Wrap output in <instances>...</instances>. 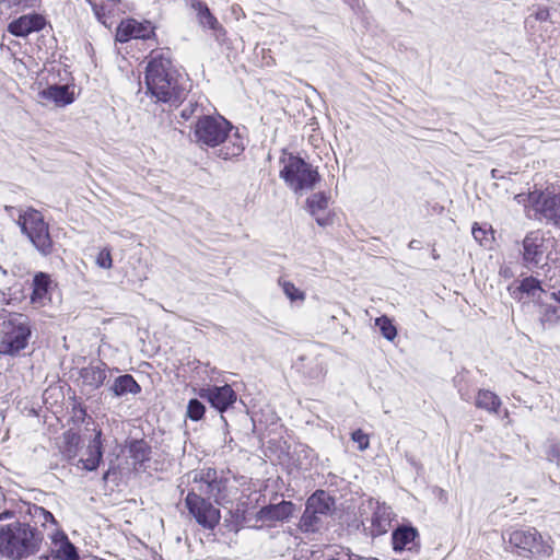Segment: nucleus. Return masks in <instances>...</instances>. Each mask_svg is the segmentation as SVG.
Instances as JSON below:
<instances>
[{"mask_svg": "<svg viewBox=\"0 0 560 560\" xmlns=\"http://www.w3.org/2000/svg\"><path fill=\"white\" fill-rule=\"evenodd\" d=\"M198 396L208 400L213 408L221 412L225 411L236 400V394L230 385L201 388Z\"/></svg>", "mask_w": 560, "mask_h": 560, "instance_id": "f8f14e48", "label": "nucleus"}, {"mask_svg": "<svg viewBox=\"0 0 560 560\" xmlns=\"http://www.w3.org/2000/svg\"><path fill=\"white\" fill-rule=\"evenodd\" d=\"M50 557H51V553L50 555H46V556H42L40 560H49Z\"/></svg>", "mask_w": 560, "mask_h": 560, "instance_id": "a18cd8bd", "label": "nucleus"}, {"mask_svg": "<svg viewBox=\"0 0 560 560\" xmlns=\"http://www.w3.org/2000/svg\"><path fill=\"white\" fill-rule=\"evenodd\" d=\"M50 285V279L45 273H37L33 280V293L31 296V301L34 305L44 306L46 301L49 300L48 288Z\"/></svg>", "mask_w": 560, "mask_h": 560, "instance_id": "4be33fe9", "label": "nucleus"}, {"mask_svg": "<svg viewBox=\"0 0 560 560\" xmlns=\"http://www.w3.org/2000/svg\"><path fill=\"white\" fill-rule=\"evenodd\" d=\"M539 212L546 220L560 226V194L544 195Z\"/></svg>", "mask_w": 560, "mask_h": 560, "instance_id": "412c9836", "label": "nucleus"}, {"mask_svg": "<svg viewBox=\"0 0 560 560\" xmlns=\"http://www.w3.org/2000/svg\"><path fill=\"white\" fill-rule=\"evenodd\" d=\"M12 516H13V513L11 511H5L3 513H0V520L11 518Z\"/></svg>", "mask_w": 560, "mask_h": 560, "instance_id": "c03bdc74", "label": "nucleus"}, {"mask_svg": "<svg viewBox=\"0 0 560 560\" xmlns=\"http://www.w3.org/2000/svg\"><path fill=\"white\" fill-rule=\"evenodd\" d=\"M472 236L480 244V245H486L489 241L488 238V232L487 230L478 226L477 224H475L472 226Z\"/></svg>", "mask_w": 560, "mask_h": 560, "instance_id": "a19ab883", "label": "nucleus"}, {"mask_svg": "<svg viewBox=\"0 0 560 560\" xmlns=\"http://www.w3.org/2000/svg\"><path fill=\"white\" fill-rule=\"evenodd\" d=\"M81 377L85 384L97 388L106 380V371L102 366H89L81 371Z\"/></svg>", "mask_w": 560, "mask_h": 560, "instance_id": "a878e982", "label": "nucleus"}, {"mask_svg": "<svg viewBox=\"0 0 560 560\" xmlns=\"http://www.w3.org/2000/svg\"><path fill=\"white\" fill-rule=\"evenodd\" d=\"M294 511L292 502L282 501L278 504L264 506L258 512V518L262 521H284L289 518Z\"/></svg>", "mask_w": 560, "mask_h": 560, "instance_id": "a211bd4d", "label": "nucleus"}, {"mask_svg": "<svg viewBox=\"0 0 560 560\" xmlns=\"http://www.w3.org/2000/svg\"><path fill=\"white\" fill-rule=\"evenodd\" d=\"M102 432L97 431L95 438L89 445L88 457L80 459L82 468L85 470H95L102 458V444H101Z\"/></svg>", "mask_w": 560, "mask_h": 560, "instance_id": "5701e85b", "label": "nucleus"}, {"mask_svg": "<svg viewBox=\"0 0 560 560\" xmlns=\"http://www.w3.org/2000/svg\"><path fill=\"white\" fill-rule=\"evenodd\" d=\"M38 95L42 100L52 102L57 106H66L74 101V94L68 85H50Z\"/></svg>", "mask_w": 560, "mask_h": 560, "instance_id": "f3484780", "label": "nucleus"}, {"mask_svg": "<svg viewBox=\"0 0 560 560\" xmlns=\"http://www.w3.org/2000/svg\"><path fill=\"white\" fill-rule=\"evenodd\" d=\"M188 478H191L192 482L196 483V487H194L195 492L199 491L202 494L214 498L219 504H223L225 502V497L223 494L225 482L218 479L215 469L207 468L199 471H192L188 475Z\"/></svg>", "mask_w": 560, "mask_h": 560, "instance_id": "1a4fd4ad", "label": "nucleus"}, {"mask_svg": "<svg viewBox=\"0 0 560 560\" xmlns=\"http://www.w3.org/2000/svg\"><path fill=\"white\" fill-rule=\"evenodd\" d=\"M154 35V26L151 22H139L135 19H127L120 22L116 31V40L126 43L132 38L147 39Z\"/></svg>", "mask_w": 560, "mask_h": 560, "instance_id": "9b49d317", "label": "nucleus"}, {"mask_svg": "<svg viewBox=\"0 0 560 560\" xmlns=\"http://www.w3.org/2000/svg\"><path fill=\"white\" fill-rule=\"evenodd\" d=\"M439 257V255L435 253V250L433 252V258L436 259Z\"/></svg>", "mask_w": 560, "mask_h": 560, "instance_id": "de8ad7c7", "label": "nucleus"}, {"mask_svg": "<svg viewBox=\"0 0 560 560\" xmlns=\"http://www.w3.org/2000/svg\"><path fill=\"white\" fill-rule=\"evenodd\" d=\"M199 110V107L197 104H188L187 106H185L183 109H182V113H180V116L184 118V119H189L191 118Z\"/></svg>", "mask_w": 560, "mask_h": 560, "instance_id": "79ce46f5", "label": "nucleus"}, {"mask_svg": "<svg viewBox=\"0 0 560 560\" xmlns=\"http://www.w3.org/2000/svg\"><path fill=\"white\" fill-rule=\"evenodd\" d=\"M280 163V177L298 195L312 190L319 179L318 172L301 158L289 154Z\"/></svg>", "mask_w": 560, "mask_h": 560, "instance_id": "20e7f679", "label": "nucleus"}, {"mask_svg": "<svg viewBox=\"0 0 560 560\" xmlns=\"http://www.w3.org/2000/svg\"><path fill=\"white\" fill-rule=\"evenodd\" d=\"M16 223L21 232L42 255L48 256L52 253L54 242L49 233V226L38 210L33 208L21 210Z\"/></svg>", "mask_w": 560, "mask_h": 560, "instance_id": "423d86ee", "label": "nucleus"}, {"mask_svg": "<svg viewBox=\"0 0 560 560\" xmlns=\"http://www.w3.org/2000/svg\"><path fill=\"white\" fill-rule=\"evenodd\" d=\"M476 405L479 408H483L488 411L497 412L501 406L500 398L490 390H479Z\"/></svg>", "mask_w": 560, "mask_h": 560, "instance_id": "c85d7f7f", "label": "nucleus"}, {"mask_svg": "<svg viewBox=\"0 0 560 560\" xmlns=\"http://www.w3.org/2000/svg\"><path fill=\"white\" fill-rule=\"evenodd\" d=\"M307 207L318 225L326 226L332 223V218L328 210V198L324 194L312 195L307 199Z\"/></svg>", "mask_w": 560, "mask_h": 560, "instance_id": "dca6fc26", "label": "nucleus"}, {"mask_svg": "<svg viewBox=\"0 0 560 560\" xmlns=\"http://www.w3.org/2000/svg\"><path fill=\"white\" fill-rule=\"evenodd\" d=\"M542 198L544 194L538 191H533L529 194H518L514 197L517 203L523 205L525 208L534 206L537 211H539Z\"/></svg>", "mask_w": 560, "mask_h": 560, "instance_id": "2f4dec72", "label": "nucleus"}, {"mask_svg": "<svg viewBox=\"0 0 560 560\" xmlns=\"http://www.w3.org/2000/svg\"><path fill=\"white\" fill-rule=\"evenodd\" d=\"M366 506L372 512V516L370 518L372 535L377 536L385 534L390 527L393 520V511L390 506L386 505L385 503L374 501L373 499L368 501Z\"/></svg>", "mask_w": 560, "mask_h": 560, "instance_id": "ddd939ff", "label": "nucleus"}, {"mask_svg": "<svg viewBox=\"0 0 560 560\" xmlns=\"http://www.w3.org/2000/svg\"><path fill=\"white\" fill-rule=\"evenodd\" d=\"M520 289L522 292H525L532 295L533 298L537 299H540L541 293H544V290L540 288L539 281L533 277L525 278L522 281Z\"/></svg>", "mask_w": 560, "mask_h": 560, "instance_id": "72a5a7b5", "label": "nucleus"}, {"mask_svg": "<svg viewBox=\"0 0 560 560\" xmlns=\"http://www.w3.org/2000/svg\"><path fill=\"white\" fill-rule=\"evenodd\" d=\"M51 558L55 560H80L75 546L69 540L65 532L57 529L50 535Z\"/></svg>", "mask_w": 560, "mask_h": 560, "instance_id": "4468645a", "label": "nucleus"}, {"mask_svg": "<svg viewBox=\"0 0 560 560\" xmlns=\"http://www.w3.org/2000/svg\"><path fill=\"white\" fill-rule=\"evenodd\" d=\"M189 513L197 523L206 529H213L220 522L219 509L195 492V488L187 494L185 500Z\"/></svg>", "mask_w": 560, "mask_h": 560, "instance_id": "6e6552de", "label": "nucleus"}, {"mask_svg": "<svg viewBox=\"0 0 560 560\" xmlns=\"http://www.w3.org/2000/svg\"><path fill=\"white\" fill-rule=\"evenodd\" d=\"M352 440L358 443L359 450L364 451L370 445V440L368 434H365L362 430H357L352 433Z\"/></svg>", "mask_w": 560, "mask_h": 560, "instance_id": "ea45409f", "label": "nucleus"}, {"mask_svg": "<svg viewBox=\"0 0 560 560\" xmlns=\"http://www.w3.org/2000/svg\"><path fill=\"white\" fill-rule=\"evenodd\" d=\"M25 513L27 515H30V517L34 521V522H38L42 524V526H45L47 523H51L54 525H57V521L56 518L54 517V515L45 510L44 508L42 506H38V505H35V504H27L25 503Z\"/></svg>", "mask_w": 560, "mask_h": 560, "instance_id": "cd10ccee", "label": "nucleus"}, {"mask_svg": "<svg viewBox=\"0 0 560 560\" xmlns=\"http://www.w3.org/2000/svg\"><path fill=\"white\" fill-rule=\"evenodd\" d=\"M195 142L200 147L219 148L218 156L229 160L242 154L245 142L238 130L222 116H201L192 129Z\"/></svg>", "mask_w": 560, "mask_h": 560, "instance_id": "f257e3e1", "label": "nucleus"}, {"mask_svg": "<svg viewBox=\"0 0 560 560\" xmlns=\"http://www.w3.org/2000/svg\"><path fill=\"white\" fill-rule=\"evenodd\" d=\"M334 505V500L330 498L328 493L323 490L316 491L312 494L307 502V515L308 514H320L322 516L328 515Z\"/></svg>", "mask_w": 560, "mask_h": 560, "instance_id": "aec40b11", "label": "nucleus"}, {"mask_svg": "<svg viewBox=\"0 0 560 560\" xmlns=\"http://www.w3.org/2000/svg\"><path fill=\"white\" fill-rule=\"evenodd\" d=\"M63 446H61V451L65 457L71 459L77 456L78 447L80 444V435L72 431H67L62 436Z\"/></svg>", "mask_w": 560, "mask_h": 560, "instance_id": "c756f323", "label": "nucleus"}, {"mask_svg": "<svg viewBox=\"0 0 560 560\" xmlns=\"http://www.w3.org/2000/svg\"><path fill=\"white\" fill-rule=\"evenodd\" d=\"M45 20L38 14L22 15L18 20L12 21L8 31L14 36H27L32 32L39 31L44 27Z\"/></svg>", "mask_w": 560, "mask_h": 560, "instance_id": "2eb2a0df", "label": "nucleus"}, {"mask_svg": "<svg viewBox=\"0 0 560 560\" xmlns=\"http://www.w3.org/2000/svg\"><path fill=\"white\" fill-rule=\"evenodd\" d=\"M145 84L152 96L164 103H176L185 93L171 59L162 54L151 57L145 70Z\"/></svg>", "mask_w": 560, "mask_h": 560, "instance_id": "7ed1b4c3", "label": "nucleus"}, {"mask_svg": "<svg viewBox=\"0 0 560 560\" xmlns=\"http://www.w3.org/2000/svg\"><path fill=\"white\" fill-rule=\"evenodd\" d=\"M279 285L282 288L283 293L291 302L305 301V293L301 291L299 288H296L293 282L280 279Z\"/></svg>", "mask_w": 560, "mask_h": 560, "instance_id": "7c9ffc66", "label": "nucleus"}, {"mask_svg": "<svg viewBox=\"0 0 560 560\" xmlns=\"http://www.w3.org/2000/svg\"><path fill=\"white\" fill-rule=\"evenodd\" d=\"M96 265L103 269L112 268L113 259H112L110 250L108 248H103L102 250H100V253L97 254V257H96Z\"/></svg>", "mask_w": 560, "mask_h": 560, "instance_id": "4c0bfd02", "label": "nucleus"}, {"mask_svg": "<svg viewBox=\"0 0 560 560\" xmlns=\"http://www.w3.org/2000/svg\"><path fill=\"white\" fill-rule=\"evenodd\" d=\"M12 209H13L12 207H5L7 211L12 210Z\"/></svg>", "mask_w": 560, "mask_h": 560, "instance_id": "09e8293b", "label": "nucleus"}, {"mask_svg": "<svg viewBox=\"0 0 560 560\" xmlns=\"http://www.w3.org/2000/svg\"><path fill=\"white\" fill-rule=\"evenodd\" d=\"M491 174H492V177L495 178L497 177V170H492Z\"/></svg>", "mask_w": 560, "mask_h": 560, "instance_id": "49530a36", "label": "nucleus"}, {"mask_svg": "<svg viewBox=\"0 0 560 560\" xmlns=\"http://www.w3.org/2000/svg\"><path fill=\"white\" fill-rule=\"evenodd\" d=\"M375 325L380 328L384 338L393 341L397 336V329L387 316H381L375 319Z\"/></svg>", "mask_w": 560, "mask_h": 560, "instance_id": "473e14b6", "label": "nucleus"}, {"mask_svg": "<svg viewBox=\"0 0 560 560\" xmlns=\"http://www.w3.org/2000/svg\"><path fill=\"white\" fill-rule=\"evenodd\" d=\"M36 0H0V4L5 8H19L24 9L34 5Z\"/></svg>", "mask_w": 560, "mask_h": 560, "instance_id": "58836bf2", "label": "nucleus"}, {"mask_svg": "<svg viewBox=\"0 0 560 560\" xmlns=\"http://www.w3.org/2000/svg\"><path fill=\"white\" fill-rule=\"evenodd\" d=\"M93 12L101 23L105 24V12L103 7H98L96 4H92Z\"/></svg>", "mask_w": 560, "mask_h": 560, "instance_id": "37998d69", "label": "nucleus"}, {"mask_svg": "<svg viewBox=\"0 0 560 560\" xmlns=\"http://www.w3.org/2000/svg\"><path fill=\"white\" fill-rule=\"evenodd\" d=\"M418 533L412 527H399L392 535L395 551L412 550L416 546Z\"/></svg>", "mask_w": 560, "mask_h": 560, "instance_id": "6ab92c4d", "label": "nucleus"}, {"mask_svg": "<svg viewBox=\"0 0 560 560\" xmlns=\"http://www.w3.org/2000/svg\"><path fill=\"white\" fill-rule=\"evenodd\" d=\"M205 415V406L197 399H191L188 402L187 407V416L191 420H200Z\"/></svg>", "mask_w": 560, "mask_h": 560, "instance_id": "e433bc0d", "label": "nucleus"}, {"mask_svg": "<svg viewBox=\"0 0 560 560\" xmlns=\"http://www.w3.org/2000/svg\"><path fill=\"white\" fill-rule=\"evenodd\" d=\"M192 9L197 12L199 23L203 26H208L211 30L219 27L218 20L212 15L208 5L201 1H194L191 4Z\"/></svg>", "mask_w": 560, "mask_h": 560, "instance_id": "bb28decb", "label": "nucleus"}, {"mask_svg": "<svg viewBox=\"0 0 560 560\" xmlns=\"http://www.w3.org/2000/svg\"><path fill=\"white\" fill-rule=\"evenodd\" d=\"M547 240L540 231L528 233L523 240V261L529 269L542 267L547 258Z\"/></svg>", "mask_w": 560, "mask_h": 560, "instance_id": "9d476101", "label": "nucleus"}, {"mask_svg": "<svg viewBox=\"0 0 560 560\" xmlns=\"http://www.w3.org/2000/svg\"><path fill=\"white\" fill-rule=\"evenodd\" d=\"M112 390L115 396H122L125 394H138L141 388L131 375L126 374L115 380Z\"/></svg>", "mask_w": 560, "mask_h": 560, "instance_id": "393cba45", "label": "nucleus"}, {"mask_svg": "<svg viewBox=\"0 0 560 560\" xmlns=\"http://www.w3.org/2000/svg\"><path fill=\"white\" fill-rule=\"evenodd\" d=\"M31 336L27 318L22 314L0 312V351L13 354L24 349Z\"/></svg>", "mask_w": 560, "mask_h": 560, "instance_id": "39448f33", "label": "nucleus"}, {"mask_svg": "<svg viewBox=\"0 0 560 560\" xmlns=\"http://www.w3.org/2000/svg\"><path fill=\"white\" fill-rule=\"evenodd\" d=\"M560 319V290L553 291L549 295V301L545 302L541 312V322L553 324Z\"/></svg>", "mask_w": 560, "mask_h": 560, "instance_id": "b1692460", "label": "nucleus"}, {"mask_svg": "<svg viewBox=\"0 0 560 560\" xmlns=\"http://www.w3.org/2000/svg\"><path fill=\"white\" fill-rule=\"evenodd\" d=\"M320 514L312 513L307 515V506L305 508V511L301 518V527L305 532H315L318 529V525L320 522Z\"/></svg>", "mask_w": 560, "mask_h": 560, "instance_id": "c9c22d12", "label": "nucleus"}, {"mask_svg": "<svg viewBox=\"0 0 560 560\" xmlns=\"http://www.w3.org/2000/svg\"><path fill=\"white\" fill-rule=\"evenodd\" d=\"M43 533L28 523L14 521L0 526V556L23 560L36 555L43 545Z\"/></svg>", "mask_w": 560, "mask_h": 560, "instance_id": "f03ea898", "label": "nucleus"}, {"mask_svg": "<svg viewBox=\"0 0 560 560\" xmlns=\"http://www.w3.org/2000/svg\"><path fill=\"white\" fill-rule=\"evenodd\" d=\"M509 542L534 557H549L552 552L551 546L544 540L536 528L513 530L509 536Z\"/></svg>", "mask_w": 560, "mask_h": 560, "instance_id": "0eeeda50", "label": "nucleus"}, {"mask_svg": "<svg viewBox=\"0 0 560 560\" xmlns=\"http://www.w3.org/2000/svg\"><path fill=\"white\" fill-rule=\"evenodd\" d=\"M131 457L139 463H142L149 458V447L143 441H135L130 445Z\"/></svg>", "mask_w": 560, "mask_h": 560, "instance_id": "f704fd0d", "label": "nucleus"}]
</instances>
